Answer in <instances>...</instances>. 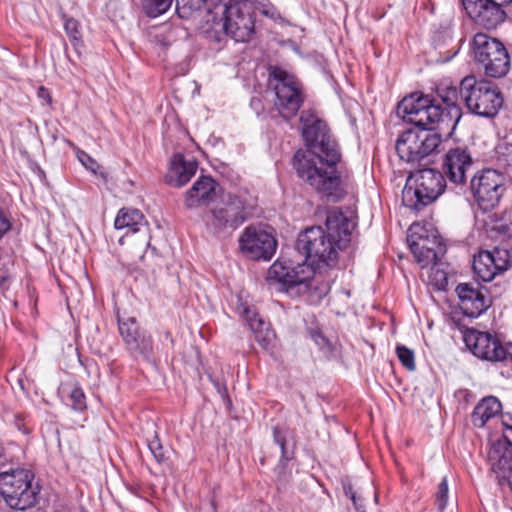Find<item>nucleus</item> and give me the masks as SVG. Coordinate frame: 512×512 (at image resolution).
<instances>
[{
	"mask_svg": "<svg viewBox=\"0 0 512 512\" xmlns=\"http://www.w3.org/2000/svg\"><path fill=\"white\" fill-rule=\"evenodd\" d=\"M325 225L326 230L312 226L298 235L296 249L304 256V262L297 265L285 260L274 262L268 270L270 286L280 284L292 295L315 293L322 298L328 294L329 283L320 281L315 270L337 264L338 251L350 242L355 223L342 211L333 209L328 212Z\"/></svg>",
	"mask_w": 512,
	"mask_h": 512,
	"instance_id": "obj_1",
	"label": "nucleus"
},
{
	"mask_svg": "<svg viewBox=\"0 0 512 512\" xmlns=\"http://www.w3.org/2000/svg\"><path fill=\"white\" fill-rule=\"evenodd\" d=\"M302 136L313 156L298 150L293 157V167L299 178L318 194L337 201L342 196L341 176L337 164L341 160L338 144L327 123L312 110L300 115Z\"/></svg>",
	"mask_w": 512,
	"mask_h": 512,
	"instance_id": "obj_2",
	"label": "nucleus"
},
{
	"mask_svg": "<svg viewBox=\"0 0 512 512\" xmlns=\"http://www.w3.org/2000/svg\"><path fill=\"white\" fill-rule=\"evenodd\" d=\"M437 95L442 103L429 95L413 93L398 104V114L412 124L438 127V131L450 134L462 115L457 104L460 90L454 86H440Z\"/></svg>",
	"mask_w": 512,
	"mask_h": 512,
	"instance_id": "obj_3",
	"label": "nucleus"
},
{
	"mask_svg": "<svg viewBox=\"0 0 512 512\" xmlns=\"http://www.w3.org/2000/svg\"><path fill=\"white\" fill-rule=\"evenodd\" d=\"M446 181L442 172L436 169L418 170L408 179L402 191L403 204L414 211L422 210L445 191Z\"/></svg>",
	"mask_w": 512,
	"mask_h": 512,
	"instance_id": "obj_4",
	"label": "nucleus"
},
{
	"mask_svg": "<svg viewBox=\"0 0 512 512\" xmlns=\"http://www.w3.org/2000/svg\"><path fill=\"white\" fill-rule=\"evenodd\" d=\"M268 85L275 93L274 107L279 115L290 120L304 103L305 94L298 78L278 66L269 69Z\"/></svg>",
	"mask_w": 512,
	"mask_h": 512,
	"instance_id": "obj_5",
	"label": "nucleus"
},
{
	"mask_svg": "<svg viewBox=\"0 0 512 512\" xmlns=\"http://www.w3.org/2000/svg\"><path fill=\"white\" fill-rule=\"evenodd\" d=\"M39 492L30 470L18 468L0 473V495L13 509L25 510L34 506Z\"/></svg>",
	"mask_w": 512,
	"mask_h": 512,
	"instance_id": "obj_6",
	"label": "nucleus"
},
{
	"mask_svg": "<svg viewBox=\"0 0 512 512\" xmlns=\"http://www.w3.org/2000/svg\"><path fill=\"white\" fill-rule=\"evenodd\" d=\"M460 97L470 112L486 118L496 116L503 105L502 94L496 87L472 76L460 82Z\"/></svg>",
	"mask_w": 512,
	"mask_h": 512,
	"instance_id": "obj_7",
	"label": "nucleus"
},
{
	"mask_svg": "<svg viewBox=\"0 0 512 512\" xmlns=\"http://www.w3.org/2000/svg\"><path fill=\"white\" fill-rule=\"evenodd\" d=\"M415 127L404 131L396 141V152L402 161L415 163L425 158L440 145L441 132L438 127L414 124Z\"/></svg>",
	"mask_w": 512,
	"mask_h": 512,
	"instance_id": "obj_8",
	"label": "nucleus"
},
{
	"mask_svg": "<svg viewBox=\"0 0 512 512\" xmlns=\"http://www.w3.org/2000/svg\"><path fill=\"white\" fill-rule=\"evenodd\" d=\"M472 51L486 76L500 78L508 73L510 56L505 45L497 38L486 33H476L472 40Z\"/></svg>",
	"mask_w": 512,
	"mask_h": 512,
	"instance_id": "obj_9",
	"label": "nucleus"
},
{
	"mask_svg": "<svg viewBox=\"0 0 512 512\" xmlns=\"http://www.w3.org/2000/svg\"><path fill=\"white\" fill-rule=\"evenodd\" d=\"M470 189L481 210H492L498 205L504 192L503 176L494 169L480 170L472 177Z\"/></svg>",
	"mask_w": 512,
	"mask_h": 512,
	"instance_id": "obj_10",
	"label": "nucleus"
},
{
	"mask_svg": "<svg viewBox=\"0 0 512 512\" xmlns=\"http://www.w3.org/2000/svg\"><path fill=\"white\" fill-rule=\"evenodd\" d=\"M253 205L238 195H229L222 206L212 210L211 225L217 229H236L253 214Z\"/></svg>",
	"mask_w": 512,
	"mask_h": 512,
	"instance_id": "obj_11",
	"label": "nucleus"
},
{
	"mask_svg": "<svg viewBox=\"0 0 512 512\" xmlns=\"http://www.w3.org/2000/svg\"><path fill=\"white\" fill-rule=\"evenodd\" d=\"M511 0H461L463 9L478 26L487 30L495 29L506 19L503 6Z\"/></svg>",
	"mask_w": 512,
	"mask_h": 512,
	"instance_id": "obj_12",
	"label": "nucleus"
},
{
	"mask_svg": "<svg viewBox=\"0 0 512 512\" xmlns=\"http://www.w3.org/2000/svg\"><path fill=\"white\" fill-rule=\"evenodd\" d=\"M242 253L254 260H270L274 255L277 242L274 236L260 225H249L239 238Z\"/></svg>",
	"mask_w": 512,
	"mask_h": 512,
	"instance_id": "obj_13",
	"label": "nucleus"
},
{
	"mask_svg": "<svg viewBox=\"0 0 512 512\" xmlns=\"http://www.w3.org/2000/svg\"><path fill=\"white\" fill-rule=\"evenodd\" d=\"M464 342L471 352L480 359L497 362L507 357L506 347L496 336L488 332L468 329L464 333Z\"/></svg>",
	"mask_w": 512,
	"mask_h": 512,
	"instance_id": "obj_14",
	"label": "nucleus"
},
{
	"mask_svg": "<svg viewBox=\"0 0 512 512\" xmlns=\"http://www.w3.org/2000/svg\"><path fill=\"white\" fill-rule=\"evenodd\" d=\"M474 160L468 148L456 147L447 151L442 162V174L452 185L464 186L467 174L472 170Z\"/></svg>",
	"mask_w": 512,
	"mask_h": 512,
	"instance_id": "obj_15",
	"label": "nucleus"
},
{
	"mask_svg": "<svg viewBox=\"0 0 512 512\" xmlns=\"http://www.w3.org/2000/svg\"><path fill=\"white\" fill-rule=\"evenodd\" d=\"M455 291L459 298V308L468 317L480 316L492 304L488 289L479 283H460Z\"/></svg>",
	"mask_w": 512,
	"mask_h": 512,
	"instance_id": "obj_16",
	"label": "nucleus"
},
{
	"mask_svg": "<svg viewBox=\"0 0 512 512\" xmlns=\"http://www.w3.org/2000/svg\"><path fill=\"white\" fill-rule=\"evenodd\" d=\"M226 35L237 42L249 41L254 33V21L251 15L244 14L238 7L223 6L219 23Z\"/></svg>",
	"mask_w": 512,
	"mask_h": 512,
	"instance_id": "obj_17",
	"label": "nucleus"
},
{
	"mask_svg": "<svg viewBox=\"0 0 512 512\" xmlns=\"http://www.w3.org/2000/svg\"><path fill=\"white\" fill-rule=\"evenodd\" d=\"M487 461L496 476L512 470V426L507 425L503 436L491 444L487 452Z\"/></svg>",
	"mask_w": 512,
	"mask_h": 512,
	"instance_id": "obj_18",
	"label": "nucleus"
},
{
	"mask_svg": "<svg viewBox=\"0 0 512 512\" xmlns=\"http://www.w3.org/2000/svg\"><path fill=\"white\" fill-rule=\"evenodd\" d=\"M416 230H422L419 225H412L410 227V234L408 235V243L415 260L422 267L429 265L435 266L438 260V252L433 246H426L428 236L420 234Z\"/></svg>",
	"mask_w": 512,
	"mask_h": 512,
	"instance_id": "obj_19",
	"label": "nucleus"
},
{
	"mask_svg": "<svg viewBox=\"0 0 512 512\" xmlns=\"http://www.w3.org/2000/svg\"><path fill=\"white\" fill-rule=\"evenodd\" d=\"M218 183L210 176L200 177L187 191L185 204L188 208L206 205L217 195Z\"/></svg>",
	"mask_w": 512,
	"mask_h": 512,
	"instance_id": "obj_20",
	"label": "nucleus"
},
{
	"mask_svg": "<svg viewBox=\"0 0 512 512\" xmlns=\"http://www.w3.org/2000/svg\"><path fill=\"white\" fill-rule=\"evenodd\" d=\"M197 167L196 161L185 160L181 153L174 154L170 161L166 181L171 186L182 187L195 175Z\"/></svg>",
	"mask_w": 512,
	"mask_h": 512,
	"instance_id": "obj_21",
	"label": "nucleus"
},
{
	"mask_svg": "<svg viewBox=\"0 0 512 512\" xmlns=\"http://www.w3.org/2000/svg\"><path fill=\"white\" fill-rule=\"evenodd\" d=\"M136 435L148 447L157 463L162 464L168 460V450L161 444L156 424L153 420L141 422Z\"/></svg>",
	"mask_w": 512,
	"mask_h": 512,
	"instance_id": "obj_22",
	"label": "nucleus"
},
{
	"mask_svg": "<svg viewBox=\"0 0 512 512\" xmlns=\"http://www.w3.org/2000/svg\"><path fill=\"white\" fill-rule=\"evenodd\" d=\"M130 243L138 246L140 250L150 245L148 223L138 209H130Z\"/></svg>",
	"mask_w": 512,
	"mask_h": 512,
	"instance_id": "obj_23",
	"label": "nucleus"
},
{
	"mask_svg": "<svg viewBox=\"0 0 512 512\" xmlns=\"http://www.w3.org/2000/svg\"><path fill=\"white\" fill-rule=\"evenodd\" d=\"M501 410V402L496 397H485L475 406L472 413V423L476 427H483L491 418L497 416Z\"/></svg>",
	"mask_w": 512,
	"mask_h": 512,
	"instance_id": "obj_24",
	"label": "nucleus"
},
{
	"mask_svg": "<svg viewBox=\"0 0 512 512\" xmlns=\"http://www.w3.org/2000/svg\"><path fill=\"white\" fill-rule=\"evenodd\" d=\"M472 268L477 278L483 282H490L497 275L493 257L488 250L480 251L474 256Z\"/></svg>",
	"mask_w": 512,
	"mask_h": 512,
	"instance_id": "obj_25",
	"label": "nucleus"
},
{
	"mask_svg": "<svg viewBox=\"0 0 512 512\" xmlns=\"http://www.w3.org/2000/svg\"><path fill=\"white\" fill-rule=\"evenodd\" d=\"M244 312L247 315L249 327L255 334L256 341L263 348H268L274 338V333L270 330L269 324L259 318L257 314L249 316L250 310L248 308H246Z\"/></svg>",
	"mask_w": 512,
	"mask_h": 512,
	"instance_id": "obj_26",
	"label": "nucleus"
},
{
	"mask_svg": "<svg viewBox=\"0 0 512 512\" xmlns=\"http://www.w3.org/2000/svg\"><path fill=\"white\" fill-rule=\"evenodd\" d=\"M131 349L139 352L145 359H148L152 351L151 337L146 335L144 331L136 329L133 340H130V350Z\"/></svg>",
	"mask_w": 512,
	"mask_h": 512,
	"instance_id": "obj_27",
	"label": "nucleus"
},
{
	"mask_svg": "<svg viewBox=\"0 0 512 512\" xmlns=\"http://www.w3.org/2000/svg\"><path fill=\"white\" fill-rule=\"evenodd\" d=\"M493 257V266L496 268V274H501L511 267L512 255L511 252L505 248L495 247L490 251Z\"/></svg>",
	"mask_w": 512,
	"mask_h": 512,
	"instance_id": "obj_28",
	"label": "nucleus"
},
{
	"mask_svg": "<svg viewBox=\"0 0 512 512\" xmlns=\"http://www.w3.org/2000/svg\"><path fill=\"white\" fill-rule=\"evenodd\" d=\"M64 29L76 53L80 56L83 43L81 40L82 36L79 31V23L73 18H67L64 22Z\"/></svg>",
	"mask_w": 512,
	"mask_h": 512,
	"instance_id": "obj_29",
	"label": "nucleus"
},
{
	"mask_svg": "<svg viewBox=\"0 0 512 512\" xmlns=\"http://www.w3.org/2000/svg\"><path fill=\"white\" fill-rule=\"evenodd\" d=\"M173 0H142V8L149 17L164 14L171 6Z\"/></svg>",
	"mask_w": 512,
	"mask_h": 512,
	"instance_id": "obj_30",
	"label": "nucleus"
},
{
	"mask_svg": "<svg viewBox=\"0 0 512 512\" xmlns=\"http://www.w3.org/2000/svg\"><path fill=\"white\" fill-rule=\"evenodd\" d=\"M207 0H176V11L181 18H189L200 10Z\"/></svg>",
	"mask_w": 512,
	"mask_h": 512,
	"instance_id": "obj_31",
	"label": "nucleus"
},
{
	"mask_svg": "<svg viewBox=\"0 0 512 512\" xmlns=\"http://www.w3.org/2000/svg\"><path fill=\"white\" fill-rule=\"evenodd\" d=\"M396 354L401 364L409 371L416 369L415 356L413 350L404 345L396 346Z\"/></svg>",
	"mask_w": 512,
	"mask_h": 512,
	"instance_id": "obj_32",
	"label": "nucleus"
},
{
	"mask_svg": "<svg viewBox=\"0 0 512 512\" xmlns=\"http://www.w3.org/2000/svg\"><path fill=\"white\" fill-rule=\"evenodd\" d=\"M448 482L447 478L444 477L438 485L437 492L435 494V504L439 512L444 511L448 502Z\"/></svg>",
	"mask_w": 512,
	"mask_h": 512,
	"instance_id": "obj_33",
	"label": "nucleus"
},
{
	"mask_svg": "<svg viewBox=\"0 0 512 512\" xmlns=\"http://www.w3.org/2000/svg\"><path fill=\"white\" fill-rule=\"evenodd\" d=\"M491 230L498 233L504 239L512 240V221L496 220Z\"/></svg>",
	"mask_w": 512,
	"mask_h": 512,
	"instance_id": "obj_34",
	"label": "nucleus"
},
{
	"mask_svg": "<svg viewBox=\"0 0 512 512\" xmlns=\"http://www.w3.org/2000/svg\"><path fill=\"white\" fill-rule=\"evenodd\" d=\"M70 399L75 410L82 411L86 408L85 394L80 387L76 386L72 389Z\"/></svg>",
	"mask_w": 512,
	"mask_h": 512,
	"instance_id": "obj_35",
	"label": "nucleus"
},
{
	"mask_svg": "<svg viewBox=\"0 0 512 512\" xmlns=\"http://www.w3.org/2000/svg\"><path fill=\"white\" fill-rule=\"evenodd\" d=\"M273 438L281 449V456L284 459H288L286 455V438L278 426L273 427Z\"/></svg>",
	"mask_w": 512,
	"mask_h": 512,
	"instance_id": "obj_36",
	"label": "nucleus"
},
{
	"mask_svg": "<svg viewBox=\"0 0 512 512\" xmlns=\"http://www.w3.org/2000/svg\"><path fill=\"white\" fill-rule=\"evenodd\" d=\"M79 161L89 170L96 173L97 169L99 168L98 163L86 152L79 151L77 153Z\"/></svg>",
	"mask_w": 512,
	"mask_h": 512,
	"instance_id": "obj_37",
	"label": "nucleus"
},
{
	"mask_svg": "<svg viewBox=\"0 0 512 512\" xmlns=\"http://www.w3.org/2000/svg\"><path fill=\"white\" fill-rule=\"evenodd\" d=\"M114 227L116 230H121L128 227V212L125 208H121L115 218Z\"/></svg>",
	"mask_w": 512,
	"mask_h": 512,
	"instance_id": "obj_38",
	"label": "nucleus"
},
{
	"mask_svg": "<svg viewBox=\"0 0 512 512\" xmlns=\"http://www.w3.org/2000/svg\"><path fill=\"white\" fill-rule=\"evenodd\" d=\"M432 271L435 275V278L437 279V283L435 284L436 287L438 289H443L445 288L446 284H447V277H446V273L440 269H435L434 267L432 268Z\"/></svg>",
	"mask_w": 512,
	"mask_h": 512,
	"instance_id": "obj_39",
	"label": "nucleus"
},
{
	"mask_svg": "<svg viewBox=\"0 0 512 512\" xmlns=\"http://www.w3.org/2000/svg\"><path fill=\"white\" fill-rule=\"evenodd\" d=\"M116 317H117V321H118L119 332H120L121 336L123 337L124 341H127V339H128V324L125 321V319L121 317L119 311H117Z\"/></svg>",
	"mask_w": 512,
	"mask_h": 512,
	"instance_id": "obj_40",
	"label": "nucleus"
},
{
	"mask_svg": "<svg viewBox=\"0 0 512 512\" xmlns=\"http://www.w3.org/2000/svg\"><path fill=\"white\" fill-rule=\"evenodd\" d=\"M10 263V260H7V262H3L2 266L0 267V289H4L6 282L9 279V271L7 268V264Z\"/></svg>",
	"mask_w": 512,
	"mask_h": 512,
	"instance_id": "obj_41",
	"label": "nucleus"
},
{
	"mask_svg": "<svg viewBox=\"0 0 512 512\" xmlns=\"http://www.w3.org/2000/svg\"><path fill=\"white\" fill-rule=\"evenodd\" d=\"M500 485L507 484L512 491V470L510 472L496 476Z\"/></svg>",
	"mask_w": 512,
	"mask_h": 512,
	"instance_id": "obj_42",
	"label": "nucleus"
},
{
	"mask_svg": "<svg viewBox=\"0 0 512 512\" xmlns=\"http://www.w3.org/2000/svg\"><path fill=\"white\" fill-rule=\"evenodd\" d=\"M10 229V223L0 210V238Z\"/></svg>",
	"mask_w": 512,
	"mask_h": 512,
	"instance_id": "obj_43",
	"label": "nucleus"
},
{
	"mask_svg": "<svg viewBox=\"0 0 512 512\" xmlns=\"http://www.w3.org/2000/svg\"><path fill=\"white\" fill-rule=\"evenodd\" d=\"M343 490L346 497L350 498L351 500H355V494L357 493L351 483H344Z\"/></svg>",
	"mask_w": 512,
	"mask_h": 512,
	"instance_id": "obj_44",
	"label": "nucleus"
},
{
	"mask_svg": "<svg viewBox=\"0 0 512 512\" xmlns=\"http://www.w3.org/2000/svg\"><path fill=\"white\" fill-rule=\"evenodd\" d=\"M351 501L353 502V505L358 512H364L363 501L357 494H355V500Z\"/></svg>",
	"mask_w": 512,
	"mask_h": 512,
	"instance_id": "obj_45",
	"label": "nucleus"
},
{
	"mask_svg": "<svg viewBox=\"0 0 512 512\" xmlns=\"http://www.w3.org/2000/svg\"><path fill=\"white\" fill-rule=\"evenodd\" d=\"M313 339L321 347L327 343V339L321 333L313 334Z\"/></svg>",
	"mask_w": 512,
	"mask_h": 512,
	"instance_id": "obj_46",
	"label": "nucleus"
},
{
	"mask_svg": "<svg viewBox=\"0 0 512 512\" xmlns=\"http://www.w3.org/2000/svg\"><path fill=\"white\" fill-rule=\"evenodd\" d=\"M81 365L86 369L87 373L90 375L92 366L94 365V362L91 360H82L80 359Z\"/></svg>",
	"mask_w": 512,
	"mask_h": 512,
	"instance_id": "obj_47",
	"label": "nucleus"
},
{
	"mask_svg": "<svg viewBox=\"0 0 512 512\" xmlns=\"http://www.w3.org/2000/svg\"><path fill=\"white\" fill-rule=\"evenodd\" d=\"M7 462V458L4 454V448L0 446V467L4 466Z\"/></svg>",
	"mask_w": 512,
	"mask_h": 512,
	"instance_id": "obj_48",
	"label": "nucleus"
},
{
	"mask_svg": "<svg viewBox=\"0 0 512 512\" xmlns=\"http://www.w3.org/2000/svg\"><path fill=\"white\" fill-rule=\"evenodd\" d=\"M117 242H118L119 246H123L125 244V235L119 236L117 238Z\"/></svg>",
	"mask_w": 512,
	"mask_h": 512,
	"instance_id": "obj_49",
	"label": "nucleus"
},
{
	"mask_svg": "<svg viewBox=\"0 0 512 512\" xmlns=\"http://www.w3.org/2000/svg\"><path fill=\"white\" fill-rule=\"evenodd\" d=\"M507 355H509L512 359V344L506 347Z\"/></svg>",
	"mask_w": 512,
	"mask_h": 512,
	"instance_id": "obj_50",
	"label": "nucleus"
},
{
	"mask_svg": "<svg viewBox=\"0 0 512 512\" xmlns=\"http://www.w3.org/2000/svg\"><path fill=\"white\" fill-rule=\"evenodd\" d=\"M436 245V240L434 239L433 241H431L429 238H428V242H426V246H435Z\"/></svg>",
	"mask_w": 512,
	"mask_h": 512,
	"instance_id": "obj_51",
	"label": "nucleus"
},
{
	"mask_svg": "<svg viewBox=\"0 0 512 512\" xmlns=\"http://www.w3.org/2000/svg\"><path fill=\"white\" fill-rule=\"evenodd\" d=\"M135 445H136L137 448H139V441L138 440L135 441Z\"/></svg>",
	"mask_w": 512,
	"mask_h": 512,
	"instance_id": "obj_52",
	"label": "nucleus"
},
{
	"mask_svg": "<svg viewBox=\"0 0 512 512\" xmlns=\"http://www.w3.org/2000/svg\"><path fill=\"white\" fill-rule=\"evenodd\" d=\"M130 324L134 322V319H129Z\"/></svg>",
	"mask_w": 512,
	"mask_h": 512,
	"instance_id": "obj_53",
	"label": "nucleus"
}]
</instances>
